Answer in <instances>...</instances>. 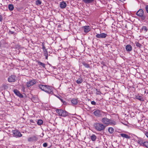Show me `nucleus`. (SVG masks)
<instances>
[{
  "mask_svg": "<svg viewBox=\"0 0 148 148\" xmlns=\"http://www.w3.org/2000/svg\"><path fill=\"white\" fill-rule=\"evenodd\" d=\"M83 79L81 77H79L76 80V82L78 84H80L83 82Z\"/></svg>",
  "mask_w": 148,
  "mask_h": 148,
  "instance_id": "21",
  "label": "nucleus"
},
{
  "mask_svg": "<svg viewBox=\"0 0 148 148\" xmlns=\"http://www.w3.org/2000/svg\"><path fill=\"white\" fill-rule=\"evenodd\" d=\"M71 102L73 105H76L78 103V100L75 98H73L71 100Z\"/></svg>",
  "mask_w": 148,
  "mask_h": 148,
  "instance_id": "17",
  "label": "nucleus"
},
{
  "mask_svg": "<svg viewBox=\"0 0 148 148\" xmlns=\"http://www.w3.org/2000/svg\"><path fill=\"white\" fill-rule=\"evenodd\" d=\"M43 54L44 56L45 57V59L47 60L48 57V53L47 50L43 51Z\"/></svg>",
  "mask_w": 148,
  "mask_h": 148,
  "instance_id": "23",
  "label": "nucleus"
},
{
  "mask_svg": "<svg viewBox=\"0 0 148 148\" xmlns=\"http://www.w3.org/2000/svg\"><path fill=\"white\" fill-rule=\"evenodd\" d=\"M10 32L11 34H13L14 33V32L13 31H10Z\"/></svg>",
  "mask_w": 148,
  "mask_h": 148,
  "instance_id": "43",
  "label": "nucleus"
},
{
  "mask_svg": "<svg viewBox=\"0 0 148 148\" xmlns=\"http://www.w3.org/2000/svg\"><path fill=\"white\" fill-rule=\"evenodd\" d=\"M103 124L104 125H115V122L114 121L109 119L106 117H104L101 120Z\"/></svg>",
  "mask_w": 148,
  "mask_h": 148,
  "instance_id": "2",
  "label": "nucleus"
},
{
  "mask_svg": "<svg viewBox=\"0 0 148 148\" xmlns=\"http://www.w3.org/2000/svg\"><path fill=\"white\" fill-rule=\"evenodd\" d=\"M42 136H43L44 135V133H42Z\"/></svg>",
  "mask_w": 148,
  "mask_h": 148,
  "instance_id": "44",
  "label": "nucleus"
},
{
  "mask_svg": "<svg viewBox=\"0 0 148 148\" xmlns=\"http://www.w3.org/2000/svg\"><path fill=\"white\" fill-rule=\"evenodd\" d=\"M97 91L96 94L97 95H100L101 92L99 90H98L97 89L96 90Z\"/></svg>",
  "mask_w": 148,
  "mask_h": 148,
  "instance_id": "35",
  "label": "nucleus"
},
{
  "mask_svg": "<svg viewBox=\"0 0 148 148\" xmlns=\"http://www.w3.org/2000/svg\"><path fill=\"white\" fill-rule=\"evenodd\" d=\"M3 20V17L2 16L0 15V22H1Z\"/></svg>",
  "mask_w": 148,
  "mask_h": 148,
  "instance_id": "41",
  "label": "nucleus"
},
{
  "mask_svg": "<svg viewBox=\"0 0 148 148\" xmlns=\"http://www.w3.org/2000/svg\"><path fill=\"white\" fill-rule=\"evenodd\" d=\"M144 142L143 139L141 138H138L137 140V143L142 146H143L144 144Z\"/></svg>",
  "mask_w": 148,
  "mask_h": 148,
  "instance_id": "13",
  "label": "nucleus"
},
{
  "mask_svg": "<svg viewBox=\"0 0 148 148\" xmlns=\"http://www.w3.org/2000/svg\"><path fill=\"white\" fill-rule=\"evenodd\" d=\"M12 132L14 134L13 136L14 137H21L22 136V134L21 132L17 130H12Z\"/></svg>",
  "mask_w": 148,
  "mask_h": 148,
  "instance_id": "5",
  "label": "nucleus"
},
{
  "mask_svg": "<svg viewBox=\"0 0 148 148\" xmlns=\"http://www.w3.org/2000/svg\"><path fill=\"white\" fill-rule=\"evenodd\" d=\"M45 92L49 94L52 95L53 94L52 87L51 86L47 85L46 89L45 90Z\"/></svg>",
  "mask_w": 148,
  "mask_h": 148,
  "instance_id": "7",
  "label": "nucleus"
},
{
  "mask_svg": "<svg viewBox=\"0 0 148 148\" xmlns=\"http://www.w3.org/2000/svg\"><path fill=\"white\" fill-rule=\"evenodd\" d=\"M16 80V76L14 75H11L8 78V81L9 82H14Z\"/></svg>",
  "mask_w": 148,
  "mask_h": 148,
  "instance_id": "11",
  "label": "nucleus"
},
{
  "mask_svg": "<svg viewBox=\"0 0 148 148\" xmlns=\"http://www.w3.org/2000/svg\"><path fill=\"white\" fill-rule=\"evenodd\" d=\"M142 30H144L145 32H147V29L146 27L145 26H143L142 27Z\"/></svg>",
  "mask_w": 148,
  "mask_h": 148,
  "instance_id": "32",
  "label": "nucleus"
},
{
  "mask_svg": "<svg viewBox=\"0 0 148 148\" xmlns=\"http://www.w3.org/2000/svg\"><path fill=\"white\" fill-rule=\"evenodd\" d=\"M44 42L42 43V49H43V51H44L47 50V49H46L44 45Z\"/></svg>",
  "mask_w": 148,
  "mask_h": 148,
  "instance_id": "33",
  "label": "nucleus"
},
{
  "mask_svg": "<svg viewBox=\"0 0 148 148\" xmlns=\"http://www.w3.org/2000/svg\"><path fill=\"white\" fill-rule=\"evenodd\" d=\"M43 145L44 147H46L47 145V143H45L43 144Z\"/></svg>",
  "mask_w": 148,
  "mask_h": 148,
  "instance_id": "38",
  "label": "nucleus"
},
{
  "mask_svg": "<svg viewBox=\"0 0 148 148\" xmlns=\"http://www.w3.org/2000/svg\"><path fill=\"white\" fill-rule=\"evenodd\" d=\"M83 28L84 29V32L85 33H87L90 30L89 27L88 26H84Z\"/></svg>",
  "mask_w": 148,
  "mask_h": 148,
  "instance_id": "15",
  "label": "nucleus"
},
{
  "mask_svg": "<svg viewBox=\"0 0 148 148\" xmlns=\"http://www.w3.org/2000/svg\"><path fill=\"white\" fill-rule=\"evenodd\" d=\"M56 112L58 114L59 116L65 117L68 115V112L66 111L61 109H57L56 110Z\"/></svg>",
  "mask_w": 148,
  "mask_h": 148,
  "instance_id": "3",
  "label": "nucleus"
},
{
  "mask_svg": "<svg viewBox=\"0 0 148 148\" xmlns=\"http://www.w3.org/2000/svg\"><path fill=\"white\" fill-rule=\"evenodd\" d=\"M43 121L41 119H39L38 120L37 123L38 125H40L42 124Z\"/></svg>",
  "mask_w": 148,
  "mask_h": 148,
  "instance_id": "30",
  "label": "nucleus"
},
{
  "mask_svg": "<svg viewBox=\"0 0 148 148\" xmlns=\"http://www.w3.org/2000/svg\"><path fill=\"white\" fill-rule=\"evenodd\" d=\"M107 36V34L104 33L97 34L96 37L99 38H105Z\"/></svg>",
  "mask_w": 148,
  "mask_h": 148,
  "instance_id": "9",
  "label": "nucleus"
},
{
  "mask_svg": "<svg viewBox=\"0 0 148 148\" xmlns=\"http://www.w3.org/2000/svg\"><path fill=\"white\" fill-rule=\"evenodd\" d=\"M36 83V81L34 79H32L29 81L27 83V86L28 87L31 86L35 84Z\"/></svg>",
  "mask_w": 148,
  "mask_h": 148,
  "instance_id": "10",
  "label": "nucleus"
},
{
  "mask_svg": "<svg viewBox=\"0 0 148 148\" xmlns=\"http://www.w3.org/2000/svg\"><path fill=\"white\" fill-rule=\"evenodd\" d=\"M120 135L121 137L126 138V139H130V136H128V135L127 134L123 133H122L120 134Z\"/></svg>",
  "mask_w": 148,
  "mask_h": 148,
  "instance_id": "19",
  "label": "nucleus"
},
{
  "mask_svg": "<svg viewBox=\"0 0 148 148\" xmlns=\"http://www.w3.org/2000/svg\"><path fill=\"white\" fill-rule=\"evenodd\" d=\"M125 49L127 51H130L132 49V47L130 45H127L126 46Z\"/></svg>",
  "mask_w": 148,
  "mask_h": 148,
  "instance_id": "18",
  "label": "nucleus"
},
{
  "mask_svg": "<svg viewBox=\"0 0 148 148\" xmlns=\"http://www.w3.org/2000/svg\"><path fill=\"white\" fill-rule=\"evenodd\" d=\"M37 62L38 63V64L39 65L41 66L44 68L45 67L46 65L45 64L42 63L39 61H37Z\"/></svg>",
  "mask_w": 148,
  "mask_h": 148,
  "instance_id": "20",
  "label": "nucleus"
},
{
  "mask_svg": "<svg viewBox=\"0 0 148 148\" xmlns=\"http://www.w3.org/2000/svg\"><path fill=\"white\" fill-rule=\"evenodd\" d=\"M57 97L60 100V101L63 103L65 102L63 100V99L61 98V97H59L58 96H57Z\"/></svg>",
  "mask_w": 148,
  "mask_h": 148,
  "instance_id": "36",
  "label": "nucleus"
},
{
  "mask_svg": "<svg viewBox=\"0 0 148 148\" xmlns=\"http://www.w3.org/2000/svg\"><path fill=\"white\" fill-rule=\"evenodd\" d=\"M136 98L137 99L141 101H143L144 100L143 98L141 96L139 95H137L136 96Z\"/></svg>",
  "mask_w": 148,
  "mask_h": 148,
  "instance_id": "22",
  "label": "nucleus"
},
{
  "mask_svg": "<svg viewBox=\"0 0 148 148\" xmlns=\"http://www.w3.org/2000/svg\"><path fill=\"white\" fill-rule=\"evenodd\" d=\"M14 92L15 94L20 97L22 98L23 97V95L20 93L17 90L15 89L14 90Z\"/></svg>",
  "mask_w": 148,
  "mask_h": 148,
  "instance_id": "12",
  "label": "nucleus"
},
{
  "mask_svg": "<svg viewBox=\"0 0 148 148\" xmlns=\"http://www.w3.org/2000/svg\"><path fill=\"white\" fill-rule=\"evenodd\" d=\"M145 10L148 13V5H146L145 7Z\"/></svg>",
  "mask_w": 148,
  "mask_h": 148,
  "instance_id": "37",
  "label": "nucleus"
},
{
  "mask_svg": "<svg viewBox=\"0 0 148 148\" xmlns=\"http://www.w3.org/2000/svg\"><path fill=\"white\" fill-rule=\"evenodd\" d=\"M91 103L93 105H95L96 104V102L95 101H92L91 102Z\"/></svg>",
  "mask_w": 148,
  "mask_h": 148,
  "instance_id": "39",
  "label": "nucleus"
},
{
  "mask_svg": "<svg viewBox=\"0 0 148 148\" xmlns=\"http://www.w3.org/2000/svg\"><path fill=\"white\" fill-rule=\"evenodd\" d=\"M38 137L36 136H33L29 137L28 139V141L29 142H36L38 140Z\"/></svg>",
  "mask_w": 148,
  "mask_h": 148,
  "instance_id": "8",
  "label": "nucleus"
},
{
  "mask_svg": "<svg viewBox=\"0 0 148 148\" xmlns=\"http://www.w3.org/2000/svg\"><path fill=\"white\" fill-rule=\"evenodd\" d=\"M114 129L112 127H110L108 129V131L110 134L114 132Z\"/></svg>",
  "mask_w": 148,
  "mask_h": 148,
  "instance_id": "28",
  "label": "nucleus"
},
{
  "mask_svg": "<svg viewBox=\"0 0 148 148\" xmlns=\"http://www.w3.org/2000/svg\"><path fill=\"white\" fill-rule=\"evenodd\" d=\"M145 134L146 135V136H147V138H148V132H145Z\"/></svg>",
  "mask_w": 148,
  "mask_h": 148,
  "instance_id": "40",
  "label": "nucleus"
},
{
  "mask_svg": "<svg viewBox=\"0 0 148 148\" xmlns=\"http://www.w3.org/2000/svg\"><path fill=\"white\" fill-rule=\"evenodd\" d=\"M102 113H103V112L99 110L95 111L93 112L94 115L97 117H101Z\"/></svg>",
  "mask_w": 148,
  "mask_h": 148,
  "instance_id": "6",
  "label": "nucleus"
},
{
  "mask_svg": "<svg viewBox=\"0 0 148 148\" xmlns=\"http://www.w3.org/2000/svg\"><path fill=\"white\" fill-rule=\"evenodd\" d=\"M30 122L32 123H34V121L32 119L30 120Z\"/></svg>",
  "mask_w": 148,
  "mask_h": 148,
  "instance_id": "42",
  "label": "nucleus"
},
{
  "mask_svg": "<svg viewBox=\"0 0 148 148\" xmlns=\"http://www.w3.org/2000/svg\"><path fill=\"white\" fill-rule=\"evenodd\" d=\"M136 46L139 47H140L141 46H142L138 42H136Z\"/></svg>",
  "mask_w": 148,
  "mask_h": 148,
  "instance_id": "34",
  "label": "nucleus"
},
{
  "mask_svg": "<svg viewBox=\"0 0 148 148\" xmlns=\"http://www.w3.org/2000/svg\"><path fill=\"white\" fill-rule=\"evenodd\" d=\"M82 1L85 3H88L92 2L94 0H82Z\"/></svg>",
  "mask_w": 148,
  "mask_h": 148,
  "instance_id": "25",
  "label": "nucleus"
},
{
  "mask_svg": "<svg viewBox=\"0 0 148 148\" xmlns=\"http://www.w3.org/2000/svg\"><path fill=\"white\" fill-rule=\"evenodd\" d=\"M95 129L99 132H101L104 130L106 126L103 124L99 123H96L94 124Z\"/></svg>",
  "mask_w": 148,
  "mask_h": 148,
  "instance_id": "1",
  "label": "nucleus"
},
{
  "mask_svg": "<svg viewBox=\"0 0 148 148\" xmlns=\"http://www.w3.org/2000/svg\"><path fill=\"white\" fill-rule=\"evenodd\" d=\"M136 14L137 16L141 17L143 19H145V16H144V11L142 9H140L138 10L136 12Z\"/></svg>",
  "mask_w": 148,
  "mask_h": 148,
  "instance_id": "4",
  "label": "nucleus"
},
{
  "mask_svg": "<svg viewBox=\"0 0 148 148\" xmlns=\"http://www.w3.org/2000/svg\"><path fill=\"white\" fill-rule=\"evenodd\" d=\"M47 86V85L40 84L39 85L38 87L41 90L45 91V90L46 89Z\"/></svg>",
  "mask_w": 148,
  "mask_h": 148,
  "instance_id": "16",
  "label": "nucleus"
},
{
  "mask_svg": "<svg viewBox=\"0 0 148 148\" xmlns=\"http://www.w3.org/2000/svg\"><path fill=\"white\" fill-rule=\"evenodd\" d=\"M96 138L97 137L94 134L92 135L90 137L91 139L93 141H95L96 140Z\"/></svg>",
  "mask_w": 148,
  "mask_h": 148,
  "instance_id": "26",
  "label": "nucleus"
},
{
  "mask_svg": "<svg viewBox=\"0 0 148 148\" xmlns=\"http://www.w3.org/2000/svg\"><path fill=\"white\" fill-rule=\"evenodd\" d=\"M66 4L64 1H63L60 3V6L61 8H66Z\"/></svg>",
  "mask_w": 148,
  "mask_h": 148,
  "instance_id": "14",
  "label": "nucleus"
},
{
  "mask_svg": "<svg viewBox=\"0 0 148 148\" xmlns=\"http://www.w3.org/2000/svg\"><path fill=\"white\" fill-rule=\"evenodd\" d=\"M82 64L86 68H89L90 67L89 65L85 62H83Z\"/></svg>",
  "mask_w": 148,
  "mask_h": 148,
  "instance_id": "27",
  "label": "nucleus"
},
{
  "mask_svg": "<svg viewBox=\"0 0 148 148\" xmlns=\"http://www.w3.org/2000/svg\"><path fill=\"white\" fill-rule=\"evenodd\" d=\"M41 3L42 2L40 0H37L36 1V4L38 5H40L41 4Z\"/></svg>",
  "mask_w": 148,
  "mask_h": 148,
  "instance_id": "29",
  "label": "nucleus"
},
{
  "mask_svg": "<svg viewBox=\"0 0 148 148\" xmlns=\"http://www.w3.org/2000/svg\"><path fill=\"white\" fill-rule=\"evenodd\" d=\"M143 146L147 148H148V142L147 141H144V144Z\"/></svg>",
  "mask_w": 148,
  "mask_h": 148,
  "instance_id": "31",
  "label": "nucleus"
},
{
  "mask_svg": "<svg viewBox=\"0 0 148 148\" xmlns=\"http://www.w3.org/2000/svg\"><path fill=\"white\" fill-rule=\"evenodd\" d=\"M8 8L9 9L10 11L13 10L14 8L13 5L12 4H9L8 5Z\"/></svg>",
  "mask_w": 148,
  "mask_h": 148,
  "instance_id": "24",
  "label": "nucleus"
}]
</instances>
